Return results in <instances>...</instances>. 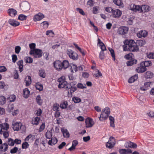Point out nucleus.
I'll return each instance as SVG.
<instances>
[{
    "label": "nucleus",
    "mask_w": 154,
    "mask_h": 154,
    "mask_svg": "<svg viewBox=\"0 0 154 154\" xmlns=\"http://www.w3.org/2000/svg\"><path fill=\"white\" fill-rule=\"evenodd\" d=\"M29 146V145L28 142H25L22 144V147L23 149H26Z\"/></svg>",
    "instance_id": "nucleus-50"
},
{
    "label": "nucleus",
    "mask_w": 154,
    "mask_h": 154,
    "mask_svg": "<svg viewBox=\"0 0 154 154\" xmlns=\"http://www.w3.org/2000/svg\"><path fill=\"white\" fill-rule=\"evenodd\" d=\"M17 65L19 66L20 71L21 72L23 71V62L22 60L18 61L17 62Z\"/></svg>",
    "instance_id": "nucleus-33"
},
{
    "label": "nucleus",
    "mask_w": 154,
    "mask_h": 154,
    "mask_svg": "<svg viewBox=\"0 0 154 154\" xmlns=\"http://www.w3.org/2000/svg\"><path fill=\"white\" fill-rule=\"evenodd\" d=\"M110 112V109L108 107H106L103 109L99 117V120L101 121L106 120L109 116Z\"/></svg>",
    "instance_id": "nucleus-3"
},
{
    "label": "nucleus",
    "mask_w": 154,
    "mask_h": 154,
    "mask_svg": "<svg viewBox=\"0 0 154 154\" xmlns=\"http://www.w3.org/2000/svg\"><path fill=\"white\" fill-rule=\"evenodd\" d=\"M138 78V75L136 74L130 78L128 80V82L131 83L134 82Z\"/></svg>",
    "instance_id": "nucleus-28"
},
{
    "label": "nucleus",
    "mask_w": 154,
    "mask_h": 154,
    "mask_svg": "<svg viewBox=\"0 0 154 154\" xmlns=\"http://www.w3.org/2000/svg\"><path fill=\"white\" fill-rule=\"evenodd\" d=\"M86 126L87 128L92 127L94 124V122L91 118H88L85 120Z\"/></svg>",
    "instance_id": "nucleus-13"
},
{
    "label": "nucleus",
    "mask_w": 154,
    "mask_h": 154,
    "mask_svg": "<svg viewBox=\"0 0 154 154\" xmlns=\"http://www.w3.org/2000/svg\"><path fill=\"white\" fill-rule=\"evenodd\" d=\"M59 109V105L57 103H56L53 106V109L54 111H58Z\"/></svg>",
    "instance_id": "nucleus-61"
},
{
    "label": "nucleus",
    "mask_w": 154,
    "mask_h": 154,
    "mask_svg": "<svg viewBox=\"0 0 154 154\" xmlns=\"http://www.w3.org/2000/svg\"><path fill=\"white\" fill-rule=\"evenodd\" d=\"M99 7L98 6H96L94 7L93 8V14H96L98 13L99 12Z\"/></svg>",
    "instance_id": "nucleus-48"
},
{
    "label": "nucleus",
    "mask_w": 154,
    "mask_h": 154,
    "mask_svg": "<svg viewBox=\"0 0 154 154\" xmlns=\"http://www.w3.org/2000/svg\"><path fill=\"white\" fill-rule=\"evenodd\" d=\"M125 148H135L137 147V145L131 141L126 142L124 144Z\"/></svg>",
    "instance_id": "nucleus-12"
},
{
    "label": "nucleus",
    "mask_w": 154,
    "mask_h": 154,
    "mask_svg": "<svg viewBox=\"0 0 154 154\" xmlns=\"http://www.w3.org/2000/svg\"><path fill=\"white\" fill-rule=\"evenodd\" d=\"M72 100L75 103H78L81 101V100L79 98L77 97H73Z\"/></svg>",
    "instance_id": "nucleus-58"
},
{
    "label": "nucleus",
    "mask_w": 154,
    "mask_h": 154,
    "mask_svg": "<svg viewBox=\"0 0 154 154\" xmlns=\"http://www.w3.org/2000/svg\"><path fill=\"white\" fill-rule=\"evenodd\" d=\"M8 13L12 17H14L17 14L16 10L13 8H10L8 10Z\"/></svg>",
    "instance_id": "nucleus-17"
},
{
    "label": "nucleus",
    "mask_w": 154,
    "mask_h": 154,
    "mask_svg": "<svg viewBox=\"0 0 154 154\" xmlns=\"http://www.w3.org/2000/svg\"><path fill=\"white\" fill-rule=\"evenodd\" d=\"M128 61L127 62V66H132L134 64L136 63L137 62V60H134V59Z\"/></svg>",
    "instance_id": "nucleus-38"
},
{
    "label": "nucleus",
    "mask_w": 154,
    "mask_h": 154,
    "mask_svg": "<svg viewBox=\"0 0 154 154\" xmlns=\"http://www.w3.org/2000/svg\"><path fill=\"white\" fill-rule=\"evenodd\" d=\"M77 87L79 88L83 89L86 88L85 84H83L81 83H79L77 85Z\"/></svg>",
    "instance_id": "nucleus-55"
},
{
    "label": "nucleus",
    "mask_w": 154,
    "mask_h": 154,
    "mask_svg": "<svg viewBox=\"0 0 154 154\" xmlns=\"http://www.w3.org/2000/svg\"><path fill=\"white\" fill-rule=\"evenodd\" d=\"M55 68L59 71L62 69H64L67 68L69 66V63L68 61L64 60L62 62L60 60H56L53 63Z\"/></svg>",
    "instance_id": "nucleus-2"
},
{
    "label": "nucleus",
    "mask_w": 154,
    "mask_h": 154,
    "mask_svg": "<svg viewBox=\"0 0 154 154\" xmlns=\"http://www.w3.org/2000/svg\"><path fill=\"white\" fill-rule=\"evenodd\" d=\"M94 75L96 77H99L102 76V74L101 72L98 69H96L95 71Z\"/></svg>",
    "instance_id": "nucleus-46"
},
{
    "label": "nucleus",
    "mask_w": 154,
    "mask_h": 154,
    "mask_svg": "<svg viewBox=\"0 0 154 154\" xmlns=\"http://www.w3.org/2000/svg\"><path fill=\"white\" fill-rule=\"evenodd\" d=\"M61 131L63 134L64 137L67 138L69 137V134L68 131L66 129L61 128Z\"/></svg>",
    "instance_id": "nucleus-22"
},
{
    "label": "nucleus",
    "mask_w": 154,
    "mask_h": 154,
    "mask_svg": "<svg viewBox=\"0 0 154 154\" xmlns=\"http://www.w3.org/2000/svg\"><path fill=\"white\" fill-rule=\"evenodd\" d=\"M39 74L40 76L44 78L45 76V74L44 70L41 69L39 71Z\"/></svg>",
    "instance_id": "nucleus-53"
},
{
    "label": "nucleus",
    "mask_w": 154,
    "mask_h": 154,
    "mask_svg": "<svg viewBox=\"0 0 154 154\" xmlns=\"http://www.w3.org/2000/svg\"><path fill=\"white\" fill-rule=\"evenodd\" d=\"M25 59L26 63H31L32 62V59L30 57H26Z\"/></svg>",
    "instance_id": "nucleus-47"
},
{
    "label": "nucleus",
    "mask_w": 154,
    "mask_h": 154,
    "mask_svg": "<svg viewBox=\"0 0 154 154\" xmlns=\"http://www.w3.org/2000/svg\"><path fill=\"white\" fill-rule=\"evenodd\" d=\"M124 57L127 60H132L134 59V55L132 53H129L126 55Z\"/></svg>",
    "instance_id": "nucleus-39"
},
{
    "label": "nucleus",
    "mask_w": 154,
    "mask_h": 154,
    "mask_svg": "<svg viewBox=\"0 0 154 154\" xmlns=\"http://www.w3.org/2000/svg\"><path fill=\"white\" fill-rule=\"evenodd\" d=\"M41 24L43 26V27L46 28L48 26V23L47 21H45L42 22L41 23Z\"/></svg>",
    "instance_id": "nucleus-64"
},
{
    "label": "nucleus",
    "mask_w": 154,
    "mask_h": 154,
    "mask_svg": "<svg viewBox=\"0 0 154 154\" xmlns=\"http://www.w3.org/2000/svg\"><path fill=\"white\" fill-rule=\"evenodd\" d=\"M100 48L101 49V51H104L106 50V48L105 45L102 42H101V44L99 45Z\"/></svg>",
    "instance_id": "nucleus-56"
},
{
    "label": "nucleus",
    "mask_w": 154,
    "mask_h": 154,
    "mask_svg": "<svg viewBox=\"0 0 154 154\" xmlns=\"http://www.w3.org/2000/svg\"><path fill=\"white\" fill-rule=\"evenodd\" d=\"M8 144L9 146H13L14 145V140L12 139H8Z\"/></svg>",
    "instance_id": "nucleus-54"
},
{
    "label": "nucleus",
    "mask_w": 154,
    "mask_h": 154,
    "mask_svg": "<svg viewBox=\"0 0 154 154\" xmlns=\"http://www.w3.org/2000/svg\"><path fill=\"white\" fill-rule=\"evenodd\" d=\"M45 127V123L43 122L39 128V131L41 132L44 129Z\"/></svg>",
    "instance_id": "nucleus-62"
},
{
    "label": "nucleus",
    "mask_w": 154,
    "mask_h": 154,
    "mask_svg": "<svg viewBox=\"0 0 154 154\" xmlns=\"http://www.w3.org/2000/svg\"><path fill=\"white\" fill-rule=\"evenodd\" d=\"M30 94V91L27 88H25L23 90V96L25 98H27Z\"/></svg>",
    "instance_id": "nucleus-27"
},
{
    "label": "nucleus",
    "mask_w": 154,
    "mask_h": 154,
    "mask_svg": "<svg viewBox=\"0 0 154 154\" xmlns=\"http://www.w3.org/2000/svg\"><path fill=\"white\" fill-rule=\"evenodd\" d=\"M40 120V118L38 117L33 118L32 119L31 123L33 125H37L38 124Z\"/></svg>",
    "instance_id": "nucleus-29"
},
{
    "label": "nucleus",
    "mask_w": 154,
    "mask_h": 154,
    "mask_svg": "<svg viewBox=\"0 0 154 154\" xmlns=\"http://www.w3.org/2000/svg\"><path fill=\"white\" fill-rule=\"evenodd\" d=\"M114 4L116 5L122 7L123 6V2L121 0H113Z\"/></svg>",
    "instance_id": "nucleus-25"
},
{
    "label": "nucleus",
    "mask_w": 154,
    "mask_h": 154,
    "mask_svg": "<svg viewBox=\"0 0 154 154\" xmlns=\"http://www.w3.org/2000/svg\"><path fill=\"white\" fill-rule=\"evenodd\" d=\"M146 68L144 67H138L136 69V71L138 73H142L146 70Z\"/></svg>",
    "instance_id": "nucleus-34"
},
{
    "label": "nucleus",
    "mask_w": 154,
    "mask_h": 154,
    "mask_svg": "<svg viewBox=\"0 0 154 154\" xmlns=\"http://www.w3.org/2000/svg\"><path fill=\"white\" fill-rule=\"evenodd\" d=\"M128 28L126 26L121 27L118 29V33L121 35H124L128 32Z\"/></svg>",
    "instance_id": "nucleus-9"
},
{
    "label": "nucleus",
    "mask_w": 154,
    "mask_h": 154,
    "mask_svg": "<svg viewBox=\"0 0 154 154\" xmlns=\"http://www.w3.org/2000/svg\"><path fill=\"white\" fill-rule=\"evenodd\" d=\"M147 56L149 59H154V52L150 53L147 54Z\"/></svg>",
    "instance_id": "nucleus-63"
},
{
    "label": "nucleus",
    "mask_w": 154,
    "mask_h": 154,
    "mask_svg": "<svg viewBox=\"0 0 154 154\" xmlns=\"http://www.w3.org/2000/svg\"><path fill=\"white\" fill-rule=\"evenodd\" d=\"M130 9L134 11H138L141 12V6L132 4L130 5Z\"/></svg>",
    "instance_id": "nucleus-14"
},
{
    "label": "nucleus",
    "mask_w": 154,
    "mask_h": 154,
    "mask_svg": "<svg viewBox=\"0 0 154 154\" xmlns=\"http://www.w3.org/2000/svg\"><path fill=\"white\" fill-rule=\"evenodd\" d=\"M36 100L38 104L40 105L42 104V100L41 99V97L40 95H38L37 96Z\"/></svg>",
    "instance_id": "nucleus-43"
},
{
    "label": "nucleus",
    "mask_w": 154,
    "mask_h": 154,
    "mask_svg": "<svg viewBox=\"0 0 154 154\" xmlns=\"http://www.w3.org/2000/svg\"><path fill=\"white\" fill-rule=\"evenodd\" d=\"M78 144V141L76 140H74L72 142V146L69 148L68 150L70 151H72L75 148L76 146Z\"/></svg>",
    "instance_id": "nucleus-21"
},
{
    "label": "nucleus",
    "mask_w": 154,
    "mask_h": 154,
    "mask_svg": "<svg viewBox=\"0 0 154 154\" xmlns=\"http://www.w3.org/2000/svg\"><path fill=\"white\" fill-rule=\"evenodd\" d=\"M25 81L26 82V86H28L32 82L31 78L30 76H27L25 78Z\"/></svg>",
    "instance_id": "nucleus-26"
},
{
    "label": "nucleus",
    "mask_w": 154,
    "mask_h": 154,
    "mask_svg": "<svg viewBox=\"0 0 154 154\" xmlns=\"http://www.w3.org/2000/svg\"><path fill=\"white\" fill-rule=\"evenodd\" d=\"M22 124L20 122L13 121L12 123V128L14 131H18L21 128Z\"/></svg>",
    "instance_id": "nucleus-6"
},
{
    "label": "nucleus",
    "mask_w": 154,
    "mask_h": 154,
    "mask_svg": "<svg viewBox=\"0 0 154 154\" xmlns=\"http://www.w3.org/2000/svg\"><path fill=\"white\" fill-rule=\"evenodd\" d=\"M20 7L23 10L26 11L30 9V6L29 3L26 2H24L20 5Z\"/></svg>",
    "instance_id": "nucleus-11"
},
{
    "label": "nucleus",
    "mask_w": 154,
    "mask_h": 154,
    "mask_svg": "<svg viewBox=\"0 0 154 154\" xmlns=\"http://www.w3.org/2000/svg\"><path fill=\"white\" fill-rule=\"evenodd\" d=\"M65 80V77L64 76H63L58 79V82H59V83H60L64 82L66 81Z\"/></svg>",
    "instance_id": "nucleus-59"
},
{
    "label": "nucleus",
    "mask_w": 154,
    "mask_h": 154,
    "mask_svg": "<svg viewBox=\"0 0 154 154\" xmlns=\"http://www.w3.org/2000/svg\"><path fill=\"white\" fill-rule=\"evenodd\" d=\"M27 17L24 14H20L19 15L18 17V19L22 21L24 20H26Z\"/></svg>",
    "instance_id": "nucleus-42"
},
{
    "label": "nucleus",
    "mask_w": 154,
    "mask_h": 154,
    "mask_svg": "<svg viewBox=\"0 0 154 154\" xmlns=\"http://www.w3.org/2000/svg\"><path fill=\"white\" fill-rule=\"evenodd\" d=\"M109 50L110 52L112 57L113 58V60H115V57L114 50L111 48H109Z\"/></svg>",
    "instance_id": "nucleus-51"
},
{
    "label": "nucleus",
    "mask_w": 154,
    "mask_h": 154,
    "mask_svg": "<svg viewBox=\"0 0 154 154\" xmlns=\"http://www.w3.org/2000/svg\"><path fill=\"white\" fill-rule=\"evenodd\" d=\"M2 146H3V148L2 149H1V151L4 152L6 151L8 147L7 144L6 143H5L3 144Z\"/></svg>",
    "instance_id": "nucleus-52"
},
{
    "label": "nucleus",
    "mask_w": 154,
    "mask_h": 154,
    "mask_svg": "<svg viewBox=\"0 0 154 154\" xmlns=\"http://www.w3.org/2000/svg\"><path fill=\"white\" fill-rule=\"evenodd\" d=\"M8 22L10 24L15 27L18 26L20 24L19 22L13 19H9Z\"/></svg>",
    "instance_id": "nucleus-18"
},
{
    "label": "nucleus",
    "mask_w": 154,
    "mask_h": 154,
    "mask_svg": "<svg viewBox=\"0 0 154 154\" xmlns=\"http://www.w3.org/2000/svg\"><path fill=\"white\" fill-rule=\"evenodd\" d=\"M57 140L56 138L54 137L51 138V140L48 141V143L49 145L53 146L57 143Z\"/></svg>",
    "instance_id": "nucleus-24"
},
{
    "label": "nucleus",
    "mask_w": 154,
    "mask_h": 154,
    "mask_svg": "<svg viewBox=\"0 0 154 154\" xmlns=\"http://www.w3.org/2000/svg\"><path fill=\"white\" fill-rule=\"evenodd\" d=\"M152 65V63L150 61H146L145 62H142L140 63V65L142 67H148Z\"/></svg>",
    "instance_id": "nucleus-23"
},
{
    "label": "nucleus",
    "mask_w": 154,
    "mask_h": 154,
    "mask_svg": "<svg viewBox=\"0 0 154 154\" xmlns=\"http://www.w3.org/2000/svg\"><path fill=\"white\" fill-rule=\"evenodd\" d=\"M136 44V45L137 46H142L146 44V41L145 40H137L136 42H135Z\"/></svg>",
    "instance_id": "nucleus-30"
},
{
    "label": "nucleus",
    "mask_w": 154,
    "mask_h": 154,
    "mask_svg": "<svg viewBox=\"0 0 154 154\" xmlns=\"http://www.w3.org/2000/svg\"><path fill=\"white\" fill-rule=\"evenodd\" d=\"M45 136L47 139H50L51 138L52 134L50 131H48L46 132L45 134Z\"/></svg>",
    "instance_id": "nucleus-45"
},
{
    "label": "nucleus",
    "mask_w": 154,
    "mask_h": 154,
    "mask_svg": "<svg viewBox=\"0 0 154 154\" xmlns=\"http://www.w3.org/2000/svg\"><path fill=\"white\" fill-rule=\"evenodd\" d=\"M58 87L60 88H64L66 90H68L71 87L70 84H68L66 81L59 83Z\"/></svg>",
    "instance_id": "nucleus-8"
},
{
    "label": "nucleus",
    "mask_w": 154,
    "mask_h": 154,
    "mask_svg": "<svg viewBox=\"0 0 154 154\" xmlns=\"http://www.w3.org/2000/svg\"><path fill=\"white\" fill-rule=\"evenodd\" d=\"M119 152L121 154H130L132 152V150L130 149H120Z\"/></svg>",
    "instance_id": "nucleus-19"
},
{
    "label": "nucleus",
    "mask_w": 154,
    "mask_h": 154,
    "mask_svg": "<svg viewBox=\"0 0 154 154\" xmlns=\"http://www.w3.org/2000/svg\"><path fill=\"white\" fill-rule=\"evenodd\" d=\"M115 144L114 138L112 137H111L109 141L106 143V146L107 148L111 149L113 147Z\"/></svg>",
    "instance_id": "nucleus-7"
},
{
    "label": "nucleus",
    "mask_w": 154,
    "mask_h": 154,
    "mask_svg": "<svg viewBox=\"0 0 154 154\" xmlns=\"http://www.w3.org/2000/svg\"><path fill=\"white\" fill-rule=\"evenodd\" d=\"M94 1L92 0H89L87 3V5L91 7L94 5Z\"/></svg>",
    "instance_id": "nucleus-60"
},
{
    "label": "nucleus",
    "mask_w": 154,
    "mask_h": 154,
    "mask_svg": "<svg viewBox=\"0 0 154 154\" xmlns=\"http://www.w3.org/2000/svg\"><path fill=\"white\" fill-rule=\"evenodd\" d=\"M67 54L69 57L74 60H77L78 58V54L71 49H68L67 51Z\"/></svg>",
    "instance_id": "nucleus-5"
},
{
    "label": "nucleus",
    "mask_w": 154,
    "mask_h": 154,
    "mask_svg": "<svg viewBox=\"0 0 154 154\" xmlns=\"http://www.w3.org/2000/svg\"><path fill=\"white\" fill-rule=\"evenodd\" d=\"M44 17V16L42 14L39 13L34 16L33 20L35 21H39L42 20Z\"/></svg>",
    "instance_id": "nucleus-16"
},
{
    "label": "nucleus",
    "mask_w": 154,
    "mask_h": 154,
    "mask_svg": "<svg viewBox=\"0 0 154 154\" xmlns=\"http://www.w3.org/2000/svg\"><path fill=\"white\" fill-rule=\"evenodd\" d=\"M70 66L71 70L72 72H75L78 70V68L76 65L75 64H71Z\"/></svg>",
    "instance_id": "nucleus-32"
},
{
    "label": "nucleus",
    "mask_w": 154,
    "mask_h": 154,
    "mask_svg": "<svg viewBox=\"0 0 154 154\" xmlns=\"http://www.w3.org/2000/svg\"><path fill=\"white\" fill-rule=\"evenodd\" d=\"M109 117L110 121V126L113 127H114V118L111 116H109Z\"/></svg>",
    "instance_id": "nucleus-40"
},
{
    "label": "nucleus",
    "mask_w": 154,
    "mask_h": 154,
    "mask_svg": "<svg viewBox=\"0 0 154 154\" xmlns=\"http://www.w3.org/2000/svg\"><path fill=\"white\" fill-rule=\"evenodd\" d=\"M105 11L109 13H112V14L113 10L111 7H107L105 8Z\"/></svg>",
    "instance_id": "nucleus-57"
},
{
    "label": "nucleus",
    "mask_w": 154,
    "mask_h": 154,
    "mask_svg": "<svg viewBox=\"0 0 154 154\" xmlns=\"http://www.w3.org/2000/svg\"><path fill=\"white\" fill-rule=\"evenodd\" d=\"M122 14V12L119 9L113 10L112 11V17L114 18L120 17Z\"/></svg>",
    "instance_id": "nucleus-10"
},
{
    "label": "nucleus",
    "mask_w": 154,
    "mask_h": 154,
    "mask_svg": "<svg viewBox=\"0 0 154 154\" xmlns=\"http://www.w3.org/2000/svg\"><path fill=\"white\" fill-rule=\"evenodd\" d=\"M153 75V74L150 71H148L146 72L145 75V76L146 79L152 78Z\"/></svg>",
    "instance_id": "nucleus-36"
},
{
    "label": "nucleus",
    "mask_w": 154,
    "mask_h": 154,
    "mask_svg": "<svg viewBox=\"0 0 154 154\" xmlns=\"http://www.w3.org/2000/svg\"><path fill=\"white\" fill-rule=\"evenodd\" d=\"M68 105L67 102V101H64L61 103L60 105V107L63 109L66 108Z\"/></svg>",
    "instance_id": "nucleus-41"
},
{
    "label": "nucleus",
    "mask_w": 154,
    "mask_h": 154,
    "mask_svg": "<svg viewBox=\"0 0 154 154\" xmlns=\"http://www.w3.org/2000/svg\"><path fill=\"white\" fill-rule=\"evenodd\" d=\"M124 45L123 46L124 51H129L132 52L137 51L139 48L133 40H126L124 42Z\"/></svg>",
    "instance_id": "nucleus-1"
},
{
    "label": "nucleus",
    "mask_w": 154,
    "mask_h": 154,
    "mask_svg": "<svg viewBox=\"0 0 154 154\" xmlns=\"http://www.w3.org/2000/svg\"><path fill=\"white\" fill-rule=\"evenodd\" d=\"M150 7L146 5H142L141 6V12H146L149 11Z\"/></svg>",
    "instance_id": "nucleus-20"
},
{
    "label": "nucleus",
    "mask_w": 154,
    "mask_h": 154,
    "mask_svg": "<svg viewBox=\"0 0 154 154\" xmlns=\"http://www.w3.org/2000/svg\"><path fill=\"white\" fill-rule=\"evenodd\" d=\"M151 82H146L144 84V88L141 87L140 89L141 90L145 91L147 90V87H149L151 84Z\"/></svg>",
    "instance_id": "nucleus-35"
},
{
    "label": "nucleus",
    "mask_w": 154,
    "mask_h": 154,
    "mask_svg": "<svg viewBox=\"0 0 154 154\" xmlns=\"http://www.w3.org/2000/svg\"><path fill=\"white\" fill-rule=\"evenodd\" d=\"M46 34L47 35H48L49 36L52 37L54 36V33L52 30H50L46 31Z\"/></svg>",
    "instance_id": "nucleus-49"
},
{
    "label": "nucleus",
    "mask_w": 154,
    "mask_h": 154,
    "mask_svg": "<svg viewBox=\"0 0 154 154\" xmlns=\"http://www.w3.org/2000/svg\"><path fill=\"white\" fill-rule=\"evenodd\" d=\"M16 98V96L14 95H11L7 97V100L10 102L14 101Z\"/></svg>",
    "instance_id": "nucleus-37"
},
{
    "label": "nucleus",
    "mask_w": 154,
    "mask_h": 154,
    "mask_svg": "<svg viewBox=\"0 0 154 154\" xmlns=\"http://www.w3.org/2000/svg\"><path fill=\"white\" fill-rule=\"evenodd\" d=\"M30 54H33L35 57L40 58L42 55V51L40 49H35L31 50L29 52Z\"/></svg>",
    "instance_id": "nucleus-4"
},
{
    "label": "nucleus",
    "mask_w": 154,
    "mask_h": 154,
    "mask_svg": "<svg viewBox=\"0 0 154 154\" xmlns=\"http://www.w3.org/2000/svg\"><path fill=\"white\" fill-rule=\"evenodd\" d=\"M35 87L36 89L38 90L39 91H42L43 89V85L39 82L35 84Z\"/></svg>",
    "instance_id": "nucleus-31"
},
{
    "label": "nucleus",
    "mask_w": 154,
    "mask_h": 154,
    "mask_svg": "<svg viewBox=\"0 0 154 154\" xmlns=\"http://www.w3.org/2000/svg\"><path fill=\"white\" fill-rule=\"evenodd\" d=\"M6 101V98L4 96L0 97V104L2 105L4 104Z\"/></svg>",
    "instance_id": "nucleus-44"
},
{
    "label": "nucleus",
    "mask_w": 154,
    "mask_h": 154,
    "mask_svg": "<svg viewBox=\"0 0 154 154\" xmlns=\"http://www.w3.org/2000/svg\"><path fill=\"white\" fill-rule=\"evenodd\" d=\"M147 32L145 30H142L139 31L137 33V36L139 38H142V37L145 38L146 37L147 35Z\"/></svg>",
    "instance_id": "nucleus-15"
}]
</instances>
